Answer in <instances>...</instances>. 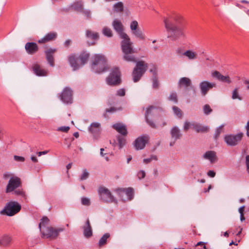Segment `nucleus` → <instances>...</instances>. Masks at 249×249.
I'll use <instances>...</instances> for the list:
<instances>
[{"instance_id": "obj_1", "label": "nucleus", "mask_w": 249, "mask_h": 249, "mask_svg": "<svg viewBox=\"0 0 249 249\" xmlns=\"http://www.w3.org/2000/svg\"><path fill=\"white\" fill-rule=\"evenodd\" d=\"M122 40L121 43V49L124 53L123 58L124 60L128 62H136V58L133 53L136 52L134 48L133 43L131 41L130 38L127 35V36L121 37Z\"/></svg>"}, {"instance_id": "obj_2", "label": "nucleus", "mask_w": 249, "mask_h": 249, "mask_svg": "<svg viewBox=\"0 0 249 249\" xmlns=\"http://www.w3.org/2000/svg\"><path fill=\"white\" fill-rule=\"evenodd\" d=\"M165 28L168 33L167 37L172 41H175L180 38H186L185 29L183 27H178L175 24H171L170 21L165 20Z\"/></svg>"}, {"instance_id": "obj_3", "label": "nucleus", "mask_w": 249, "mask_h": 249, "mask_svg": "<svg viewBox=\"0 0 249 249\" xmlns=\"http://www.w3.org/2000/svg\"><path fill=\"white\" fill-rule=\"evenodd\" d=\"M106 60L104 55L96 54L94 56L91 70L96 73H100L107 71Z\"/></svg>"}, {"instance_id": "obj_4", "label": "nucleus", "mask_w": 249, "mask_h": 249, "mask_svg": "<svg viewBox=\"0 0 249 249\" xmlns=\"http://www.w3.org/2000/svg\"><path fill=\"white\" fill-rule=\"evenodd\" d=\"M21 205L16 201H10L7 203L4 208L0 212L1 214L9 216L14 215L21 210Z\"/></svg>"}, {"instance_id": "obj_5", "label": "nucleus", "mask_w": 249, "mask_h": 249, "mask_svg": "<svg viewBox=\"0 0 249 249\" xmlns=\"http://www.w3.org/2000/svg\"><path fill=\"white\" fill-rule=\"evenodd\" d=\"M147 67V64L143 61H139L136 62V67L134 68L132 74L133 80L134 82H137L141 79L142 75L146 71Z\"/></svg>"}, {"instance_id": "obj_6", "label": "nucleus", "mask_w": 249, "mask_h": 249, "mask_svg": "<svg viewBox=\"0 0 249 249\" xmlns=\"http://www.w3.org/2000/svg\"><path fill=\"white\" fill-rule=\"evenodd\" d=\"M107 84L109 85H117L120 83V71L118 68H113L107 78Z\"/></svg>"}, {"instance_id": "obj_7", "label": "nucleus", "mask_w": 249, "mask_h": 249, "mask_svg": "<svg viewBox=\"0 0 249 249\" xmlns=\"http://www.w3.org/2000/svg\"><path fill=\"white\" fill-rule=\"evenodd\" d=\"M65 230L64 227L53 228V227L45 228L41 231L42 236L46 238H56L59 233Z\"/></svg>"}, {"instance_id": "obj_8", "label": "nucleus", "mask_w": 249, "mask_h": 249, "mask_svg": "<svg viewBox=\"0 0 249 249\" xmlns=\"http://www.w3.org/2000/svg\"><path fill=\"white\" fill-rule=\"evenodd\" d=\"M98 193L101 199L103 201L117 203V201L107 188L104 187H100L98 189Z\"/></svg>"}, {"instance_id": "obj_9", "label": "nucleus", "mask_w": 249, "mask_h": 249, "mask_svg": "<svg viewBox=\"0 0 249 249\" xmlns=\"http://www.w3.org/2000/svg\"><path fill=\"white\" fill-rule=\"evenodd\" d=\"M243 137V133H240L234 134L226 135L224 137V140L228 145L235 146L240 142Z\"/></svg>"}, {"instance_id": "obj_10", "label": "nucleus", "mask_w": 249, "mask_h": 249, "mask_svg": "<svg viewBox=\"0 0 249 249\" xmlns=\"http://www.w3.org/2000/svg\"><path fill=\"white\" fill-rule=\"evenodd\" d=\"M160 109L154 107H148L145 113V119L147 123L149 125L153 127H156L155 124L150 119L154 118L155 115L159 113Z\"/></svg>"}, {"instance_id": "obj_11", "label": "nucleus", "mask_w": 249, "mask_h": 249, "mask_svg": "<svg viewBox=\"0 0 249 249\" xmlns=\"http://www.w3.org/2000/svg\"><path fill=\"white\" fill-rule=\"evenodd\" d=\"M21 185L20 179L16 176L10 178L6 188V193H10L14 191Z\"/></svg>"}, {"instance_id": "obj_12", "label": "nucleus", "mask_w": 249, "mask_h": 249, "mask_svg": "<svg viewBox=\"0 0 249 249\" xmlns=\"http://www.w3.org/2000/svg\"><path fill=\"white\" fill-rule=\"evenodd\" d=\"M60 100L66 104H71L72 100V91L69 87H66L60 95Z\"/></svg>"}, {"instance_id": "obj_13", "label": "nucleus", "mask_w": 249, "mask_h": 249, "mask_svg": "<svg viewBox=\"0 0 249 249\" xmlns=\"http://www.w3.org/2000/svg\"><path fill=\"white\" fill-rule=\"evenodd\" d=\"M199 87L202 95L205 96L210 90L216 87V84L208 81H203L199 83Z\"/></svg>"}, {"instance_id": "obj_14", "label": "nucleus", "mask_w": 249, "mask_h": 249, "mask_svg": "<svg viewBox=\"0 0 249 249\" xmlns=\"http://www.w3.org/2000/svg\"><path fill=\"white\" fill-rule=\"evenodd\" d=\"M119 193L124 201L131 200L133 197V190L131 188L121 189Z\"/></svg>"}, {"instance_id": "obj_15", "label": "nucleus", "mask_w": 249, "mask_h": 249, "mask_svg": "<svg viewBox=\"0 0 249 249\" xmlns=\"http://www.w3.org/2000/svg\"><path fill=\"white\" fill-rule=\"evenodd\" d=\"M114 30L118 33L120 37L127 36V34L124 32V26L121 21L117 19H115L112 23Z\"/></svg>"}, {"instance_id": "obj_16", "label": "nucleus", "mask_w": 249, "mask_h": 249, "mask_svg": "<svg viewBox=\"0 0 249 249\" xmlns=\"http://www.w3.org/2000/svg\"><path fill=\"white\" fill-rule=\"evenodd\" d=\"M183 19V17L181 15L177 14H174L164 18L163 22L164 25H165L166 20L170 21L171 24H175V23L177 24H178L182 22Z\"/></svg>"}, {"instance_id": "obj_17", "label": "nucleus", "mask_w": 249, "mask_h": 249, "mask_svg": "<svg viewBox=\"0 0 249 249\" xmlns=\"http://www.w3.org/2000/svg\"><path fill=\"white\" fill-rule=\"evenodd\" d=\"M147 136H142L136 139L134 142V146L137 150L142 149L148 141Z\"/></svg>"}, {"instance_id": "obj_18", "label": "nucleus", "mask_w": 249, "mask_h": 249, "mask_svg": "<svg viewBox=\"0 0 249 249\" xmlns=\"http://www.w3.org/2000/svg\"><path fill=\"white\" fill-rule=\"evenodd\" d=\"M170 134L172 139L174 140L173 142H171L170 143V146H172L174 145L177 140L180 139L182 134L180 132V129L177 126H174L170 131Z\"/></svg>"}, {"instance_id": "obj_19", "label": "nucleus", "mask_w": 249, "mask_h": 249, "mask_svg": "<svg viewBox=\"0 0 249 249\" xmlns=\"http://www.w3.org/2000/svg\"><path fill=\"white\" fill-rule=\"evenodd\" d=\"M25 49L28 54L33 55L38 52L39 48L35 42H27L25 45Z\"/></svg>"}, {"instance_id": "obj_20", "label": "nucleus", "mask_w": 249, "mask_h": 249, "mask_svg": "<svg viewBox=\"0 0 249 249\" xmlns=\"http://www.w3.org/2000/svg\"><path fill=\"white\" fill-rule=\"evenodd\" d=\"M56 51V49L50 48L45 52L46 60L51 67L54 66L53 54Z\"/></svg>"}, {"instance_id": "obj_21", "label": "nucleus", "mask_w": 249, "mask_h": 249, "mask_svg": "<svg viewBox=\"0 0 249 249\" xmlns=\"http://www.w3.org/2000/svg\"><path fill=\"white\" fill-rule=\"evenodd\" d=\"M212 75L213 77L216 78L218 80L221 82H225L228 84H230L231 82V81L229 76H224L218 71H215L213 72L212 73Z\"/></svg>"}, {"instance_id": "obj_22", "label": "nucleus", "mask_w": 249, "mask_h": 249, "mask_svg": "<svg viewBox=\"0 0 249 249\" xmlns=\"http://www.w3.org/2000/svg\"><path fill=\"white\" fill-rule=\"evenodd\" d=\"M33 71L38 76H45L47 75V70L43 69L39 64H35L33 66Z\"/></svg>"}, {"instance_id": "obj_23", "label": "nucleus", "mask_w": 249, "mask_h": 249, "mask_svg": "<svg viewBox=\"0 0 249 249\" xmlns=\"http://www.w3.org/2000/svg\"><path fill=\"white\" fill-rule=\"evenodd\" d=\"M57 33L54 32H50L46 34L44 37L38 40L39 43H45L55 39L57 37Z\"/></svg>"}, {"instance_id": "obj_24", "label": "nucleus", "mask_w": 249, "mask_h": 249, "mask_svg": "<svg viewBox=\"0 0 249 249\" xmlns=\"http://www.w3.org/2000/svg\"><path fill=\"white\" fill-rule=\"evenodd\" d=\"M112 127L115 129L118 133L123 136H126L127 134V131L124 124L122 123H117L112 125Z\"/></svg>"}, {"instance_id": "obj_25", "label": "nucleus", "mask_w": 249, "mask_h": 249, "mask_svg": "<svg viewBox=\"0 0 249 249\" xmlns=\"http://www.w3.org/2000/svg\"><path fill=\"white\" fill-rule=\"evenodd\" d=\"M82 228L84 230L83 234L85 237L89 238L92 236V231L89 219L87 220L85 225Z\"/></svg>"}, {"instance_id": "obj_26", "label": "nucleus", "mask_w": 249, "mask_h": 249, "mask_svg": "<svg viewBox=\"0 0 249 249\" xmlns=\"http://www.w3.org/2000/svg\"><path fill=\"white\" fill-rule=\"evenodd\" d=\"M204 159L208 160L211 163H213L217 160L216 153L213 151H208L203 155Z\"/></svg>"}, {"instance_id": "obj_27", "label": "nucleus", "mask_w": 249, "mask_h": 249, "mask_svg": "<svg viewBox=\"0 0 249 249\" xmlns=\"http://www.w3.org/2000/svg\"><path fill=\"white\" fill-rule=\"evenodd\" d=\"M191 80L187 77L181 78L178 82V86L179 88H187L191 85Z\"/></svg>"}, {"instance_id": "obj_28", "label": "nucleus", "mask_w": 249, "mask_h": 249, "mask_svg": "<svg viewBox=\"0 0 249 249\" xmlns=\"http://www.w3.org/2000/svg\"><path fill=\"white\" fill-rule=\"evenodd\" d=\"M191 126L197 132H207L209 128L207 126H202L201 124L197 123H192Z\"/></svg>"}, {"instance_id": "obj_29", "label": "nucleus", "mask_w": 249, "mask_h": 249, "mask_svg": "<svg viewBox=\"0 0 249 249\" xmlns=\"http://www.w3.org/2000/svg\"><path fill=\"white\" fill-rule=\"evenodd\" d=\"M11 237L8 235H4L0 238V246H8L11 242Z\"/></svg>"}, {"instance_id": "obj_30", "label": "nucleus", "mask_w": 249, "mask_h": 249, "mask_svg": "<svg viewBox=\"0 0 249 249\" xmlns=\"http://www.w3.org/2000/svg\"><path fill=\"white\" fill-rule=\"evenodd\" d=\"M69 62L73 70H77L79 68V65L77 63L76 58L74 55H71L69 57Z\"/></svg>"}, {"instance_id": "obj_31", "label": "nucleus", "mask_w": 249, "mask_h": 249, "mask_svg": "<svg viewBox=\"0 0 249 249\" xmlns=\"http://www.w3.org/2000/svg\"><path fill=\"white\" fill-rule=\"evenodd\" d=\"M89 57V54L86 52H83L79 56V59L80 61L81 65H84L87 63Z\"/></svg>"}, {"instance_id": "obj_32", "label": "nucleus", "mask_w": 249, "mask_h": 249, "mask_svg": "<svg viewBox=\"0 0 249 249\" xmlns=\"http://www.w3.org/2000/svg\"><path fill=\"white\" fill-rule=\"evenodd\" d=\"M183 55L187 57L190 60H194L197 58V53L191 50H187L184 52Z\"/></svg>"}, {"instance_id": "obj_33", "label": "nucleus", "mask_w": 249, "mask_h": 249, "mask_svg": "<svg viewBox=\"0 0 249 249\" xmlns=\"http://www.w3.org/2000/svg\"><path fill=\"white\" fill-rule=\"evenodd\" d=\"M72 9L75 11L82 12L83 8V3L81 1H78L73 3L71 6Z\"/></svg>"}, {"instance_id": "obj_34", "label": "nucleus", "mask_w": 249, "mask_h": 249, "mask_svg": "<svg viewBox=\"0 0 249 249\" xmlns=\"http://www.w3.org/2000/svg\"><path fill=\"white\" fill-rule=\"evenodd\" d=\"M49 222V219L47 217L44 216L42 217L39 224V228L41 232L43 229H45V228L48 227L46 226L48 224Z\"/></svg>"}, {"instance_id": "obj_35", "label": "nucleus", "mask_w": 249, "mask_h": 249, "mask_svg": "<svg viewBox=\"0 0 249 249\" xmlns=\"http://www.w3.org/2000/svg\"><path fill=\"white\" fill-rule=\"evenodd\" d=\"M86 36L89 39L93 40H97L99 38V35L97 33H94L90 30H87L86 32Z\"/></svg>"}, {"instance_id": "obj_36", "label": "nucleus", "mask_w": 249, "mask_h": 249, "mask_svg": "<svg viewBox=\"0 0 249 249\" xmlns=\"http://www.w3.org/2000/svg\"><path fill=\"white\" fill-rule=\"evenodd\" d=\"M100 124L98 123H92L89 128V131L92 134H96L99 131Z\"/></svg>"}, {"instance_id": "obj_37", "label": "nucleus", "mask_w": 249, "mask_h": 249, "mask_svg": "<svg viewBox=\"0 0 249 249\" xmlns=\"http://www.w3.org/2000/svg\"><path fill=\"white\" fill-rule=\"evenodd\" d=\"M132 34L141 40H143L145 39V37L144 35L143 34L142 31L140 29H138L132 32Z\"/></svg>"}, {"instance_id": "obj_38", "label": "nucleus", "mask_w": 249, "mask_h": 249, "mask_svg": "<svg viewBox=\"0 0 249 249\" xmlns=\"http://www.w3.org/2000/svg\"><path fill=\"white\" fill-rule=\"evenodd\" d=\"M113 9L116 12H122L124 10V4L122 2L115 3L113 6Z\"/></svg>"}, {"instance_id": "obj_39", "label": "nucleus", "mask_w": 249, "mask_h": 249, "mask_svg": "<svg viewBox=\"0 0 249 249\" xmlns=\"http://www.w3.org/2000/svg\"><path fill=\"white\" fill-rule=\"evenodd\" d=\"M110 234L108 233H106L104 234L103 236L99 240L98 245L99 247H102V246L105 245L107 243V239L109 237Z\"/></svg>"}, {"instance_id": "obj_40", "label": "nucleus", "mask_w": 249, "mask_h": 249, "mask_svg": "<svg viewBox=\"0 0 249 249\" xmlns=\"http://www.w3.org/2000/svg\"><path fill=\"white\" fill-rule=\"evenodd\" d=\"M118 145L120 149L122 148L125 144V139L120 136H117Z\"/></svg>"}, {"instance_id": "obj_41", "label": "nucleus", "mask_w": 249, "mask_h": 249, "mask_svg": "<svg viewBox=\"0 0 249 249\" xmlns=\"http://www.w3.org/2000/svg\"><path fill=\"white\" fill-rule=\"evenodd\" d=\"M102 32L105 36L107 37H111L113 35L111 30L107 27L103 28Z\"/></svg>"}, {"instance_id": "obj_42", "label": "nucleus", "mask_w": 249, "mask_h": 249, "mask_svg": "<svg viewBox=\"0 0 249 249\" xmlns=\"http://www.w3.org/2000/svg\"><path fill=\"white\" fill-rule=\"evenodd\" d=\"M172 108L174 114L178 118H181L182 113L180 109L176 106H173Z\"/></svg>"}, {"instance_id": "obj_43", "label": "nucleus", "mask_w": 249, "mask_h": 249, "mask_svg": "<svg viewBox=\"0 0 249 249\" xmlns=\"http://www.w3.org/2000/svg\"><path fill=\"white\" fill-rule=\"evenodd\" d=\"M224 127V124H222L220 126H219L216 130L215 134H214V138L215 139H217L220 134L223 131V127Z\"/></svg>"}, {"instance_id": "obj_44", "label": "nucleus", "mask_w": 249, "mask_h": 249, "mask_svg": "<svg viewBox=\"0 0 249 249\" xmlns=\"http://www.w3.org/2000/svg\"><path fill=\"white\" fill-rule=\"evenodd\" d=\"M168 99L174 102L175 103H177L178 101L177 93L175 92H171L168 97Z\"/></svg>"}, {"instance_id": "obj_45", "label": "nucleus", "mask_w": 249, "mask_h": 249, "mask_svg": "<svg viewBox=\"0 0 249 249\" xmlns=\"http://www.w3.org/2000/svg\"><path fill=\"white\" fill-rule=\"evenodd\" d=\"M14 194L17 196H21L22 197H23L24 199L26 198V195L22 189H18V190H14Z\"/></svg>"}, {"instance_id": "obj_46", "label": "nucleus", "mask_w": 249, "mask_h": 249, "mask_svg": "<svg viewBox=\"0 0 249 249\" xmlns=\"http://www.w3.org/2000/svg\"><path fill=\"white\" fill-rule=\"evenodd\" d=\"M232 99H238L239 100H242V98L239 95L238 92V89H235L232 92Z\"/></svg>"}, {"instance_id": "obj_47", "label": "nucleus", "mask_w": 249, "mask_h": 249, "mask_svg": "<svg viewBox=\"0 0 249 249\" xmlns=\"http://www.w3.org/2000/svg\"><path fill=\"white\" fill-rule=\"evenodd\" d=\"M203 109L204 114L206 115H208L212 112V109H211L210 106L207 104L204 106Z\"/></svg>"}, {"instance_id": "obj_48", "label": "nucleus", "mask_w": 249, "mask_h": 249, "mask_svg": "<svg viewBox=\"0 0 249 249\" xmlns=\"http://www.w3.org/2000/svg\"><path fill=\"white\" fill-rule=\"evenodd\" d=\"M89 176V173L87 171L86 169H84L83 171L82 174L80 176V180H84L87 179Z\"/></svg>"}, {"instance_id": "obj_49", "label": "nucleus", "mask_w": 249, "mask_h": 249, "mask_svg": "<svg viewBox=\"0 0 249 249\" xmlns=\"http://www.w3.org/2000/svg\"><path fill=\"white\" fill-rule=\"evenodd\" d=\"M138 23L137 21L134 20L132 22H131V23L130 24V29L132 31V32L138 29Z\"/></svg>"}, {"instance_id": "obj_50", "label": "nucleus", "mask_w": 249, "mask_h": 249, "mask_svg": "<svg viewBox=\"0 0 249 249\" xmlns=\"http://www.w3.org/2000/svg\"><path fill=\"white\" fill-rule=\"evenodd\" d=\"M153 88L154 89H158L159 87V83L158 81L157 76H154L152 77Z\"/></svg>"}, {"instance_id": "obj_51", "label": "nucleus", "mask_w": 249, "mask_h": 249, "mask_svg": "<svg viewBox=\"0 0 249 249\" xmlns=\"http://www.w3.org/2000/svg\"><path fill=\"white\" fill-rule=\"evenodd\" d=\"M122 107H119V108H116V107H111L109 108H107L106 109V113H107V112H109V113H113V112H116L118 110H122Z\"/></svg>"}, {"instance_id": "obj_52", "label": "nucleus", "mask_w": 249, "mask_h": 249, "mask_svg": "<svg viewBox=\"0 0 249 249\" xmlns=\"http://www.w3.org/2000/svg\"><path fill=\"white\" fill-rule=\"evenodd\" d=\"M81 203L83 205L85 206H89L90 204L89 199L85 197H83L82 198Z\"/></svg>"}, {"instance_id": "obj_53", "label": "nucleus", "mask_w": 249, "mask_h": 249, "mask_svg": "<svg viewBox=\"0 0 249 249\" xmlns=\"http://www.w3.org/2000/svg\"><path fill=\"white\" fill-rule=\"evenodd\" d=\"M81 12L82 13L84 14V15L87 17V18H91V14L90 11L89 10H84V9L83 8V10Z\"/></svg>"}, {"instance_id": "obj_54", "label": "nucleus", "mask_w": 249, "mask_h": 249, "mask_svg": "<svg viewBox=\"0 0 249 249\" xmlns=\"http://www.w3.org/2000/svg\"><path fill=\"white\" fill-rule=\"evenodd\" d=\"M57 131H62L64 132H67L70 130V127L69 126H61L57 128Z\"/></svg>"}, {"instance_id": "obj_55", "label": "nucleus", "mask_w": 249, "mask_h": 249, "mask_svg": "<svg viewBox=\"0 0 249 249\" xmlns=\"http://www.w3.org/2000/svg\"><path fill=\"white\" fill-rule=\"evenodd\" d=\"M157 160V157L156 156H152L150 158L147 159H144L143 160V162L147 164L150 162L152 160Z\"/></svg>"}, {"instance_id": "obj_56", "label": "nucleus", "mask_w": 249, "mask_h": 249, "mask_svg": "<svg viewBox=\"0 0 249 249\" xmlns=\"http://www.w3.org/2000/svg\"><path fill=\"white\" fill-rule=\"evenodd\" d=\"M125 93V91L124 89H119L117 91V95L120 96H124Z\"/></svg>"}, {"instance_id": "obj_57", "label": "nucleus", "mask_w": 249, "mask_h": 249, "mask_svg": "<svg viewBox=\"0 0 249 249\" xmlns=\"http://www.w3.org/2000/svg\"><path fill=\"white\" fill-rule=\"evenodd\" d=\"M137 176L139 179L143 178L145 176V172L143 170H141L138 173Z\"/></svg>"}, {"instance_id": "obj_58", "label": "nucleus", "mask_w": 249, "mask_h": 249, "mask_svg": "<svg viewBox=\"0 0 249 249\" xmlns=\"http://www.w3.org/2000/svg\"><path fill=\"white\" fill-rule=\"evenodd\" d=\"M14 159L17 161H20L23 162L24 161L25 159L23 157L18 156H14Z\"/></svg>"}, {"instance_id": "obj_59", "label": "nucleus", "mask_w": 249, "mask_h": 249, "mask_svg": "<svg viewBox=\"0 0 249 249\" xmlns=\"http://www.w3.org/2000/svg\"><path fill=\"white\" fill-rule=\"evenodd\" d=\"M191 124H192V123H190L189 122H186L184 123V127H183L184 130L185 131H187L189 129L190 126H191Z\"/></svg>"}, {"instance_id": "obj_60", "label": "nucleus", "mask_w": 249, "mask_h": 249, "mask_svg": "<svg viewBox=\"0 0 249 249\" xmlns=\"http://www.w3.org/2000/svg\"><path fill=\"white\" fill-rule=\"evenodd\" d=\"M12 176H14L13 175L11 174L9 172H6V173H5L3 174V178L6 179L7 178H11V177Z\"/></svg>"}, {"instance_id": "obj_61", "label": "nucleus", "mask_w": 249, "mask_h": 249, "mask_svg": "<svg viewBox=\"0 0 249 249\" xmlns=\"http://www.w3.org/2000/svg\"><path fill=\"white\" fill-rule=\"evenodd\" d=\"M246 164L247 171L249 173V155H247L246 157Z\"/></svg>"}, {"instance_id": "obj_62", "label": "nucleus", "mask_w": 249, "mask_h": 249, "mask_svg": "<svg viewBox=\"0 0 249 249\" xmlns=\"http://www.w3.org/2000/svg\"><path fill=\"white\" fill-rule=\"evenodd\" d=\"M207 175L211 178H213L215 176V173L213 170H210L208 172Z\"/></svg>"}, {"instance_id": "obj_63", "label": "nucleus", "mask_w": 249, "mask_h": 249, "mask_svg": "<svg viewBox=\"0 0 249 249\" xmlns=\"http://www.w3.org/2000/svg\"><path fill=\"white\" fill-rule=\"evenodd\" d=\"M150 71L152 72L153 74V76H157V69L156 68L154 67L153 69H152L150 70Z\"/></svg>"}, {"instance_id": "obj_64", "label": "nucleus", "mask_w": 249, "mask_h": 249, "mask_svg": "<svg viewBox=\"0 0 249 249\" xmlns=\"http://www.w3.org/2000/svg\"><path fill=\"white\" fill-rule=\"evenodd\" d=\"M246 129L247 130V135L249 137V121H248L247 123V125L246 126Z\"/></svg>"}]
</instances>
